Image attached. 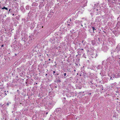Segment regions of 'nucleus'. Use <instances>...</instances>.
<instances>
[{"mask_svg": "<svg viewBox=\"0 0 120 120\" xmlns=\"http://www.w3.org/2000/svg\"><path fill=\"white\" fill-rule=\"evenodd\" d=\"M117 70L116 68L113 69L112 70H109L108 72V76L110 77V80H113L114 78H117L119 76V75L117 73Z\"/></svg>", "mask_w": 120, "mask_h": 120, "instance_id": "obj_1", "label": "nucleus"}, {"mask_svg": "<svg viewBox=\"0 0 120 120\" xmlns=\"http://www.w3.org/2000/svg\"><path fill=\"white\" fill-rule=\"evenodd\" d=\"M2 9H3H3H6V10H8V8H7L5 7H3L2 8Z\"/></svg>", "mask_w": 120, "mask_h": 120, "instance_id": "obj_2", "label": "nucleus"}, {"mask_svg": "<svg viewBox=\"0 0 120 120\" xmlns=\"http://www.w3.org/2000/svg\"><path fill=\"white\" fill-rule=\"evenodd\" d=\"M92 44L93 45H94L95 44L94 41L93 40L91 41Z\"/></svg>", "mask_w": 120, "mask_h": 120, "instance_id": "obj_3", "label": "nucleus"}, {"mask_svg": "<svg viewBox=\"0 0 120 120\" xmlns=\"http://www.w3.org/2000/svg\"><path fill=\"white\" fill-rule=\"evenodd\" d=\"M92 28L93 31H94V30H96L95 29V28L94 27H92Z\"/></svg>", "mask_w": 120, "mask_h": 120, "instance_id": "obj_4", "label": "nucleus"}, {"mask_svg": "<svg viewBox=\"0 0 120 120\" xmlns=\"http://www.w3.org/2000/svg\"><path fill=\"white\" fill-rule=\"evenodd\" d=\"M93 56V58L96 57V56H97V54H96H96L94 56Z\"/></svg>", "mask_w": 120, "mask_h": 120, "instance_id": "obj_5", "label": "nucleus"}, {"mask_svg": "<svg viewBox=\"0 0 120 120\" xmlns=\"http://www.w3.org/2000/svg\"><path fill=\"white\" fill-rule=\"evenodd\" d=\"M7 105L8 106L9 105V103H7Z\"/></svg>", "mask_w": 120, "mask_h": 120, "instance_id": "obj_6", "label": "nucleus"}, {"mask_svg": "<svg viewBox=\"0 0 120 120\" xmlns=\"http://www.w3.org/2000/svg\"><path fill=\"white\" fill-rule=\"evenodd\" d=\"M64 76H65L66 75V73H64Z\"/></svg>", "mask_w": 120, "mask_h": 120, "instance_id": "obj_7", "label": "nucleus"}, {"mask_svg": "<svg viewBox=\"0 0 120 120\" xmlns=\"http://www.w3.org/2000/svg\"><path fill=\"white\" fill-rule=\"evenodd\" d=\"M4 45H1V47H4Z\"/></svg>", "mask_w": 120, "mask_h": 120, "instance_id": "obj_8", "label": "nucleus"}, {"mask_svg": "<svg viewBox=\"0 0 120 120\" xmlns=\"http://www.w3.org/2000/svg\"><path fill=\"white\" fill-rule=\"evenodd\" d=\"M53 73H54V74H54V73H55V71H53Z\"/></svg>", "mask_w": 120, "mask_h": 120, "instance_id": "obj_9", "label": "nucleus"}, {"mask_svg": "<svg viewBox=\"0 0 120 120\" xmlns=\"http://www.w3.org/2000/svg\"><path fill=\"white\" fill-rule=\"evenodd\" d=\"M114 53V51H112L111 52V53Z\"/></svg>", "mask_w": 120, "mask_h": 120, "instance_id": "obj_10", "label": "nucleus"}, {"mask_svg": "<svg viewBox=\"0 0 120 120\" xmlns=\"http://www.w3.org/2000/svg\"><path fill=\"white\" fill-rule=\"evenodd\" d=\"M51 60L50 59H49V61H50Z\"/></svg>", "mask_w": 120, "mask_h": 120, "instance_id": "obj_11", "label": "nucleus"}, {"mask_svg": "<svg viewBox=\"0 0 120 120\" xmlns=\"http://www.w3.org/2000/svg\"><path fill=\"white\" fill-rule=\"evenodd\" d=\"M89 94L90 95L91 94L90 93H89Z\"/></svg>", "mask_w": 120, "mask_h": 120, "instance_id": "obj_12", "label": "nucleus"}, {"mask_svg": "<svg viewBox=\"0 0 120 120\" xmlns=\"http://www.w3.org/2000/svg\"><path fill=\"white\" fill-rule=\"evenodd\" d=\"M47 75V74H46L45 75V76H46Z\"/></svg>", "mask_w": 120, "mask_h": 120, "instance_id": "obj_13", "label": "nucleus"}, {"mask_svg": "<svg viewBox=\"0 0 120 120\" xmlns=\"http://www.w3.org/2000/svg\"><path fill=\"white\" fill-rule=\"evenodd\" d=\"M14 15V14H12V15L13 16Z\"/></svg>", "mask_w": 120, "mask_h": 120, "instance_id": "obj_14", "label": "nucleus"}, {"mask_svg": "<svg viewBox=\"0 0 120 120\" xmlns=\"http://www.w3.org/2000/svg\"><path fill=\"white\" fill-rule=\"evenodd\" d=\"M10 9H9V11H10Z\"/></svg>", "mask_w": 120, "mask_h": 120, "instance_id": "obj_15", "label": "nucleus"}, {"mask_svg": "<svg viewBox=\"0 0 120 120\" xmlns=\"http://www.w3.org/2000/svg\"><path fill=\"white\" fill-rule=\"evenodd\" d=\"M17 91H19V90H17Z\"/></svg>", "mask_w": 120, "mask_h": 120, "instance_id": "obj_16", "label": "nucleus"}, {"mask_svg": "<svg viewBox=\"0 0 120 120\" xmlns=\"http://www.w3.org/2000/svg\"><path fill=\"white\" fill-rule=\"evenodd\" d=\"M79 1H78V0H77V2H79Z\"/></svg>", "mask_w": 120, "mask_h": 120, "instance_id": "obj_17", "label": "nucleus"}, {"mask_svg": "<svg viewBox=\"0 0 120 120\" xmlns=\"http://www.w3.org/2000/svg\"><path fill=\"white\" fill-rule=\"evenodd\" d=\"M43 26H42V28H43Z\"/></svg>", "mask_w": 120, "mask_h": 120, "instance_id": "obj_18", "label": "nucleus"}, {"mask_svg": "<svg viewBox=\"0 0 120 120\" xmlns=\"http://www.w3.org/2000/svg\"><path fill=\"white\" fill-rule=\"evenodd\" d=\"M48 113V112L46 113V114H47V113Z\"/></svg>", "mask_w": 120, "mask_h": 120, "instance_id": "obj_19", "label": "nucleus"}, {"mask_svg": "<svg viewBox=\"0 0 120 120\" xmlns=\"http://www.w3.org/2000/svg\"><path fill=\"white\" fill-rule=\"evenodd\" d=\"M80 0L79 1H80Z\"/></svg>", "mask_w": 120, "mask_h": 120, "instance_id": "obj_20", "label": "nucleus"}]
</instances>
